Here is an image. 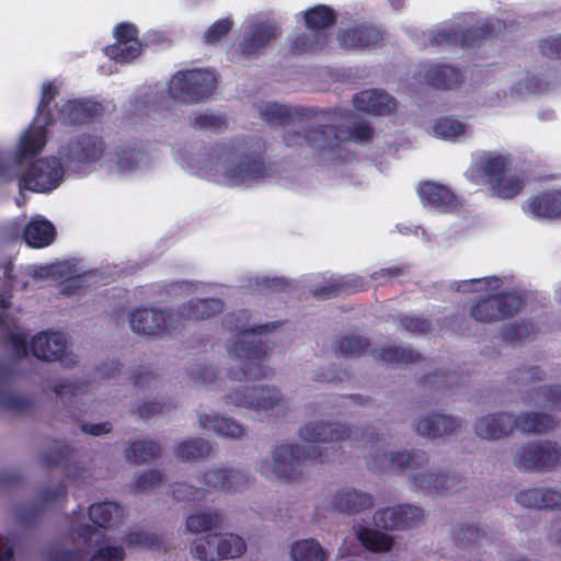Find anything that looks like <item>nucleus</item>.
I'll use <instances>...</instances> for the list:
<instances>
[{
    "label": "nucleus",
    "instance_id": "nucleus-16",
    "mask_svg": "<svg viewBox=\"0 0 561 561\" xmlns=\"http://www.w3.org/2000/svg\"><path fill=\"white\" fill-rule=\"evenodd\" d=\"M299 437L308 443H335L357 439L363 432L344 422L311 421L299 430Z\"/></svg>",
    "mask_w": 561,
    "mask_h": 561
},
{
    "label": "nucleus",
    "instance_id": "nucleus-1",
    "mask_svg": "<svg viewBox=\"0 0 561 561\" xmlns=\"http://www.w3.org/2000/svg\"><path fill=\"white\" fill-rule=\"evenodd\" d=\"M428 463V454L417 448L375 453L367 458L368 469L376 474L387 471L399 473L409 471L407 477L409 486L428 496L446 495L467 488L468 479L465 474L438 468L423 470Z\"/></svg>",
    "mask_w": 561,
    "mask_h": 561
},
{
    "label": "nucleus",
    "instance_id": "nucleus-35",
    "mask_svg": "<svg viewBox=\"0 0 561 561\" xmlns=\"http://www.w3.org/2000/svg\"><path fill=\"white\" fill-rule=\"evenodd\" d=\"M353 105L357 111L385 115L389 114L397 106V101L390 94L378 90H366L356 93L353 98Z\"/></svg>",
    "mask_w": 561,
    "mask_h": 561
},
{
    "label": "nucleus",
    "instance_id": "nucleus-42",
    "mask_svg": "<svg viewBox=\"0 0 561 561\" xmlns=\"http://www.w3.org/2000/svg\"><path fill=\"white\" fill-rule=\"evenodd\" d=\"M370 347V341L362 335L346 334L339 336L332 344L334 355L344 358H356L365 355Z\"/></svg>",
    "mask_w": 561,
    "mask_h": 561
},
{
    "label": "nucleus",
    "instance_id": "nucleus-11",
    "mask_svg": "<svg viewBox=\"0 0 561 561\" xmlns=\"http://www.w3.org/2000/svg\"><path fill=\"white\" fill-rule=\"evenodd\" d=\"M236 148L224 146L218 159L225 165V176L231 184L239 185L245 181L260 180L271 175V168L264 161L263 152L253 154H240L237 163L232 160Z\"/></svg>",
    "mask_w": 561,
    "mask_h": 561
},
{
    "label": "nucleus",
    "instance_id": "nucleus-49",
    "mask_svg": "<svg viewBox=\"0 0 561 561\" xmlns=\"http://www.w3.org/2000/svg\"><path fill=\"white\" fill-rule=\"evenodd\" d=\"M305 24L310 32H323L336 23L335 11L325 5L317 4L305 11Z\"/></svg>",
    "mask_w": 561,
    "mask_h": 561
},
{
    "label": "nucleus",
    "instance_id": "nucleus-32",
    "mask_svg": "<svg viewBox=\"0 0 561 561\" xmlns=\"http://www.w3.org/2000/svg\"><path fill=\"white\" fill-rule=\"evenodd\" d=\"M449 538L457 549L465 552L479 550L490 539L485 528L467 522L454 524Z\"/></svg>",
    "mask_w": 561,
    "mask_h": 561
},
{
    "label": "nucleus",
    "instance_id": "nucleus-45",
    "mask_svg": "<svg viewBox=\"0 0 561 561\" xmlns=\"http://www.w3.org/2000/svg\"><path fill=\"white\" fill-rule=\"evenodd\" d=\"M0 325L8 331L7 344L16 358L27 355V334L16 328L15 320L7 312H0Z\"/></svg>",
    "mask_w": 561,
    "mask_h": 561
},
{
    "label": "nucleus",
    "instance_id": "nucleus-27",
    "mask_svg": "<svg viewBox=\"0 0 561 561\" xmlns=\"http://www.w3.org/2000/svg\"><path fill=\"white\" fill-rule=\"evenodd\" d=\"M85 274L87 271L83 270L79 261L70 259L35 268L32 276L38 280H61L67 283V287L78 288L81 286V279Z\"/></svg>",
    "mask_w": 561,
    "mask_h": 561
},
{
    "label": "nucleus",
    "instance_id": "nucleus-61",
    "mask_svg": "<svg viewBox=\"0 0 561 561\" xmlns=\"http://www.w3.org/2000/svg\"><path fill=\"white\" fill-rule=\"evenodd\" d=\"M43 516V506L38 504H23L14 508V518L24 526H32Z\"/></svg>",
    "mask_w": 561,
    "mask_h": 561
},
{
    "label": "nucleus",
    "instance_id": "nucleus-29",
    "mask_svg": "<svg viewBox=\"0 0 561 561\" xmlns=\"http://www.w3.org/2000/svg\"><path fill=\"white\" fill-rule=\"evenodd\" d=\"M523 209L537 219H561V190L551 188L531 195L524 203Z\"/></svg>",
    "mask_w": 561,
    "mask_h": 561
},
{
    "label": "nucleus",
    "instance_id": "nucleus-15",
    "mask_svg": "<svg viewBox=\"0 0 561 561\" xmlns=\"http://www.w3.org/2000/svg\"><path fill=\"white\" fill-rule=\"evenodd\" d=\"M125 512L117 503L104 502L92 504L89 507V517L95 525H81L77 529V535L85 543L95 545L100 543V538L103 537V531L100 528H112L121 523L124 518Z\"/></svg>",
    "mask_w": 561,
    "mask_h": 561
},
{
    "label": "nucleus",
    "instance_id": "nucleus-48",
    "mask_svg": "<svg viewBox=\"0 0 561 561\" xmlns=\"http://www.w3.org/2000/svg\"><path fill=\"white\" fill-rule=\"evenodd\" d=\"M535 333V324L529 320H519L503 325L499 332L501 341L516 347L524 344Z\"/></svg>",
    "mask_w": 561,
    "mask_h": 561
},
{
    "label": "nucleus",
    "instance_id": "nucleus-34",
    "mask_svg": "<svg viewBox=\"0 0 561 561\" xmlns=\"http://www.w3.org/2000/svg\"><path fill=\"white\" fill-rule=\"evenodd\" d=\"M422 77L430 87L438 90H453L463 82L461 70L446 64L427 65Z\"/></svg>",
    "mask_w": 561,
    "mask_h": 561
},
{
    "label": "nucleus",
    "instance_id": "nucleus-3",
    "mask_svg": "<svg viewBox=\"0 0 561 561\" xmlns=\"http://www.w3.org/2000/svg\"><path fill=\"white\" fill-rule=\"evenodd\" d=\"M510 154L486 151L477 157L466 175L474 184L485 183L491 194L501 199H513L525 187V179L516 172H508Z\"/></svg>",
    "mask_w": 561,
    "mask_h": 561
},
{
    "label": "nucleus",
    "instance_id": "nucleus-4",
    "mask_svg": "<svg viewBox=\"0 0 561 561\" xmlns=\"http://www.w3.org/2000/svg\"><path fill=\"white\" fill-rule=\"evenodd\" d=\"M322 461L323 451L319 446L280 443L272 448L271 458L260 463V471L268 479L298 483L308 463Z\"/></svg>",
    "mask_w": 561,
    "mask_h": 561
},
{
    "label": "nucleus",
    "instance_id": "nucleus-21",
    "mask_svg": "<svg viewBox=\"0 0 561 561\" xmlns=\"http://www.w3.org/2000/svg\"><path fill=\"white\" fill-rule=\"evenodd\" d=\"M515 425L512 412L495 411L478 416L473 423V432L482 440L496 442L510 437Z\"/></svg>",
    "mask_w": 561,
    "mask_h": 561
},
{
    "label": "nucleus",
    "instance_id": "nucleus-22",
    "mask_svg": "<svg viewBox=\"0 0 561 561\" xmlns=\"http://www.w3.org/2000/svg\"><path fill=\"white\" fill-rule=\"evenodd\" d=\"M249 478L244 472L227 468H211L197 477V483L205 496L218 491H236L247 486Z\"/></svg>",
    "mask_w": 561,
    "mask_h": 561
},
{
    "label": "nucleus",
    "instance_id": "nucleus-31",
    "mask_svg": "<svg viewBox=\"0 0 561 561\" xmlns=\"http://www.w3.org/2000/svg\"><path fill=\"white\" fill-rule=\"evenodd\" d=\"M14 374L10 364H0V409L18 413L27 412L34 405L33 399L11 392L9 389Z\"/></svg>",
    "mask_w": 561,
    "mask_h": 561
},
{
    "label": "nucleus",
    "instance_id": "nucleus-62",
    "mask_svg": "<svg viewBox=\"0 0 561 561\" xmlns=\"http://www.w3.org/2000/svg\"><path fill=\"white\" fill-rule=\"evenodd\" d=\"M232 26L233 22L229 18L217 20L205 31L204 42L208 45L217 44L229 34Z\"/></svg>",
    "mask_w": 561,
    "mask_h": 561
},
{
    "label": "nucleus",
    "instance_id": "nucleus-51",
    "mask_svg": "<svg viewBox=\"0 0 561 561\" xmlns=\"http://www.w3.org/2000/svg\"><path fill=\"white\" fill-rule=\"evenodd\" d=\"M211 453L210 444L201 437L182 440L174 447V456L182 461H195Z\"/></svg>",
    "mask_w": 561,
    "mask_h": 561
},
{
    "label": "nucleus",
    "instance_id": "nucleus-52",
    "mask_svg": "<svg viewBox=\"0 0 561 561\" xmlns=\"http://www.w3.org/2000/svg\"><path fill=\"white\" fill-rule=\"evenodd\" d=\"M160 453L161 447L154 440H134L126 451V459L135 465H141L156 459Z\"/></svg>",
    "mask_w": 561,
    "mask_h": 561
},
{
    "label": "nucleus",
    "instance_id": "nucleus-24",
    "mask_svg": "<svg viewBox=\"0 0 561 561\" xmlns=\"http://www.w3.org/2000/svg\"><path fill=\"white\" fill-rule=\"evenodd\" d=\"M114 35L116 43L105 48V53L111 59L127 62L140 55L142 46L138 39V30L134 24L118 23L115 26Z\"/></svg>",
    "mask_w": 561,
    "mask_h": 561
},
{
    "label": "nucleus",
    "instance_id": "nucleus-9",
    "mask_svg": "<svg viewBox=\"0 0 561 561\" xmlns=\"http://www.w3.org/2000/svg\"><path fill=\"white\" fill-rule=\"evenodd\" d=\"M222 400L227 405L254 411L285 412L287 409V401L282 392L270 386H240L225 393Z\"/></svg>",
    "mask_w": 561,
    "mask_h": 561
},
{
    "label": "nucleus",
    "instance_id": "nucleus-50",
    "mask_svg": "<svg viewBox=\"0 0 561 561\" xmlns=\"http://www.w3.org/2000/svg\"><path fill=\"white\" fill-rule=\"evenodd\" d=\"M358 541L371 552H387L391 549L393 539L376 529L357 526L354 528Z\"/></svg>",
    "mask_w": 561,
    "mask_h": 561
},
{
    "label": "nucleus",
    "instance_id": "nucleus-14",
    "mask_svg": "<svg viewBox=\"0 0 561 561\" xmlns=\"http://www.w3.org/2000/svg\"><path fill=\"white\" fill-rule=\"evenodd\" d=\"M62 174L59 159L55 157L38 159L20 176L19 186L32 192H49L60 184Z\"/></svg>",
    "mask_w": 561,
    "mask_h": 561
},
{
    "label": "nucleus",
    "instance_id": "nucleus-64",
    "mask_svg": "<svg viewBox=\"0 0 561 561\" xmlns=\"http://www.w3.org/2000/svg\"><path fill=\"white\" fill-rule=\"evenodd\" d=\"M99 549L90 561H123L125 558L124 549L117 546H111L108 542L98 545Z\"/></svg>",
    "mask_w": 561,
    "mask_h": 561
},
{
    "label": "nucleus",
    "instance_id": "nucleus-28",
    "mask_svg": "<svg viewBox=\"0 0 561 561\" xmlns=\"http://www.w3.org/2000/svg\"><path fill=\"white\" fill-rule=\"evenodd\" d=\"M374 506L371 493L351 486L339 489L331 499L332 510L345 515H356Z\"/></svg>",
    "mask_w": 561,
    "mask_h": 561
},
{
    "label": "nucleus",
    "instance_id": "nucleus-59",
    "mask_svg": "<svg viewBox=\"0 0 561 561\" xmlns=\"http://www.w3.org/2000/svg\"><path fill=\"white\" fill-rule=\"evenodd\" d=\"M434 134L442 139H453L465 133V125L451 117H442L433 126Z\"/></svg>",
    "mask_w": 561,
    "mask_h": 561
},
{
    "label": "nucleus",
    "instance_id": "nucleus-40",
    "mask_svg": "<svg viewBox=\"0 0 561 561\" xmlns=\"http://www.w3.org/2000/svg\"><path fill=\"white\" fill-rule=\"evenodd\" d=\"M513 419L516 423L515 430L528 435H541L554 426L553 419L546 413L522 411L513 413Z\"/></svg>",
    "mask_w": 561,
    "mask_h": 561
},
{
    "label": "nucleus",
    "instance_id": "nucleus-30",
    "mask_svg": "<svg viewBox=\"0 0 561 561\" xmlns=\"http://www.w3.org/2000/svg\"><path fill=\"white\" fill-rule=\"evenodd\" d=\"M252 314L247 309L237 310L227 313L221 320V327L224 331L230 333L236 339L250 336V335H262L278 327L276 322L268 324H255L251 320Z\"/></svg>",
    "mask_w": 561,
    "mask_h": 561
},
{
    "label": "nucleus",
    "instance_id": "nucleus-36",
    "mask_svg": "<svg viewBox=\"0 0 561 561\" xmlns=\"http://www.w3.org/2000/svg\"><path fill=\"white\" fill-rule=\"evenodd\" d=\"M382 41L381 32L368 24H362L339 33L342 47L348 49H365L377 46Z\"/></svg>",
    "mask_w": 561,
    "mask_h": 561
},
{
    "label": "nucleus",
    "instance_id": "nucleus-47",
    "mask_svg": "<svg viewBox=\"0 0 561 561\" xmlns=\"http://www.w3.org/2000/svg\"><path fill=\"white\" fill-rule=\"evenodd\" d=\"M373 357L389 365H401L416 363L421 360V354L411 348L401 346H390L383 348H374L370 351Z\"/></svg>",
    "mask_w": 561,
    "mask_h": 561
},
{
    "label": "nucleus",
    "instance_id": "nucleus-44",
    "mask_svg": "<svg viewBox=\"0 0 561 561\" xmlns=\"http://www.w3.org/2000/svg\"><path fill=\"white\" fill-rule=\"evenodd\" d=\"M525 403L545 410H561V386L533 388L525 398Z\"/></svg>",
    "mask_w": 561,
    "mask_h": 561
},
{
    "label": "nucleus",
    "instance_id": "nucleus-63",
    "mask_svg": "<svg viewBox=\"0 0 561 561\" xmlns=\"http://www.w3.org/2000/svg\"><path fill=\"white\" fill-rule=\"evenodd\" d=\"M188 377L195 386H203L215 381L217 371L211 365L195 364L190 368Z\"/></svg>",
    "mask_w": 561,
    "mask_h": 561
},
{
    "label": "nucleus",
    "instance_id": "nucleus-17",
    "mask_svg": "<svg viewBox=\"0 0 561 561\" xmlns=\"http://www.w3.org/2000/svg\"><path fill=\"white\" fill-rule=\"evenodd\" d=\"M106 150L101 136L82 133L69 140L61 149V156L69 165L82 167L99 161Z\"/></svg>",
    "mask_w": 561,
    "mask_h": 561
},
{
    "label": "nucleus",
    "instance_id": "nucleus-20",
    "mask_svg": "<svg viewBox=\"0 0 561 561\" xmlns=\"http://www.w3.org/2000/svg\"><path fill=\"white\" fill-rule=\"evenodd\" d=\"M374 522L377 527L387 530L408 529L424 522V511L411 504L385 507L375 513Z\"/></svg>",
    "mask_w": 561,
    "mask_h": 561
},
{
    "label": "nucleus",
    "instance_id": "nucleus-41",
    "mask_svg": "<svg viewBox=\"0 0 561 561\" xmlns=\"http://www.w3.org/2000/svg\"><path fill=\"white\" fill-rule=\"evenodd\" d=\"M222 515L216 508H204L186 517L185 528L191 534H201L217 529L222 524Z\"/></svg>",
    "mask_w": 561,
    "mask_h": 561
},
{
    "label": "nucleus",
    "instance_id": "nucleus-58",
    "mask_svg": "<svg viewBox=\"0 0 561 561\" xmlns=\"http://www.w3.org/2000/svg\"><path fill=\"white\" fill-rule=\"evenodd\" d=\"M459 376L456 373H433L421 378V386L433 387L436 390H446L459 385Z\"/></svg>",
    "mask_w": 561,
    "mask_h": 561
},
{
    "label": "nucleus",
    "instance_id": "nucleus-10",
    "mask_svg": "<svg viewBox=\"0 0 561 561\" xmlns=\"http://www.w3.org/2000/svg\"><path fill=\"white\" fill-rule=\"evenodd\" d=\"M217 79L205 69L178 71L170 81V96L181 103H196L209 96L216 89Z\"/></svg>",
    "mask_w": 561,
    "mask_h": 561
},
{
    "label": "nucleus",
    "instance_id": "nucleus-60",
    "mask_svg": "<svg viewBox=\"0 0 561 561\" xmlns=\"http://www.w3.org/2000/svg\"><path fill=\"white\" fill-rule=\"evenodd\" d=\"M58 95V88L53 82H45L42 85V95L37 105V115L45 114V125L54 123V115L49 110L50 103Z\"/></svg>",
    "mask_w": 561,
    "mask_h": 561
},
{
    "label": "nucleus",
    "instance_id": "nucleus-57",
    "mask_svg": "<svg viewBox=\"0 0 561 561\" xmlns=\"http://www.w3.org/2000/svg\"><path fill=\"white\" fill-rule=\"evenodd\" d=\"M191 125L201 130H211L215 133L227 128L225 115H215L213 113H196L190 117Z\"/></svg>",
    "mask_w": 561,
    "mask_h": 561
},
{
    "label": "nucleus",
    "instance_id": "nucleus-19",
    "mask_svg": "<svg viewBox=\"0 0 561 561\" xmlns=\"http://www.w3.org/2000/svg\"><path fill=\"white\" fill-rule=\"evenodd\" d=\"M463 421L455 415L440 411H431L421 414L412 425L413 432L430 439L458 435L462 430Z\"/></svg>",
    "mask_w": 561,
    "mask_h": 561
},
{
    "label": "nucleus",
    "instance_id": "nucleus-7",
    "mask_svg": "<svg viewBox=\"0 0 561 561\" xmlns=\"http://www.w3.org/2000/svg\"><path fill=\"white\" fill-rule=\"evenodd\" d=\"M131 331L149 340L171 337L178 330L173 308L138 307L128 314Z\"/></svg>",
    "mask_w": 561,
    "mask_h": 561
},
{
    "label": "nucleus",
    "instance_id": "nucleus-55",
    "mask_svg": "<svg viewBox=\"0 0 561 561\" xmlns=\"http://www.w3.org/2000/svg\"><path fill=\"white\" fill-rule=\"evenodd\" d=\"M290 287V280L285 277H262L249 279V289L252 294L270 295L284 293Z\"/></svg>",
    "mask_w": 561,
    "mask_h": 561
},
{
    "label": "nucleus",
    "instance_id": "nucleus-43",
    "mask_svg": "<svg viewBox=\"0 0 561 561\" xmlns=\"http://www.w3.org/2000/svg\"><path fill=\"white\" fill-rule=\"evenodd\" d=\"M328 44V35L323 32H302L296 34L289 46L291 55L316 54L321 51Z\"/></svg>",
    "mask_w": 561,
    "mask_h": 561
},
{
    "label": "nucleus",
    "instance_id": "nucleus-2",
    "mask_svg": "<svg viewBox=\"0 0 561 561\" xmlns=\"http://www.w3.org/2000/svg\"><path fill=\"white\" fill-rule=\"evenodd\" d=\"M374 129L366 122H353L348 127L318 124L306 135L290 133L286 136L288 146H308L320 156L342 158L344 146L350 142L365 144L373 139Z\"/></svg>",
    "mask_w": 561,
    "mask_h": 561
},
{
    "label": "nucleus",
    "instance_id": "nucleus-37",
    "mask_svg": "<svg viewBox=\"0 0 561 561\" xmlns=\"http://www.w3.org/2000/svg\"><path fill=\"white\" fill-rule=\"evenodd\" d=\"M47 125H30L22 134L15 152V163L37 156L47 142Z\"/></svg>",
    "mask_w": 561,
    "mask_h": 561
},
{
    "label": "nucleus",
    "instance_id": "nucleus-5",
    "mask_svg": "<svg viewBox=\"0 0 561 561\" xmlns=\"http://www.w3.org/2000/svg\"><path fill=\"white\" fill-rule=\"evenodd\" d=\"M270 352L267 343L253 335L234 339L228 346V353L238 360V366L229 368L228 377L234 381L267 378L272 370L264 362Z\"/></svg>",
    "mask_w": 561,
    "mask_h": 561
},
{
    "label": "nucleus",
    "instance_id": "nucleus-56",
    "mask_svg": "<svg viewBox=\"0 0 561 561\" xmlns=\"http://www.w3.org/2000/svg\"><path fill=\"white\" fill-rule=\"evenodd\" d=\"M244 540L233 534H218L217 549L219 560L240 557L245 551Z\"/></svg>",
    "mask_w": 561,
    "mask_h": 561
},
{
    "label": "nucleus",
    "instance_id": "nucleus-38",
    "mask_svg": "<svg viewBox=\"0 0 561 561\" xmlns=\"http://www.w3.org/2000/svg\"><path fill=\"white\" fill-rule=\"evenodd\" d=\"M198 425L202 430L213 431L219 436L230 439H240L244 436V427L231 417L220 416L218 414L209 415L198 414Z\"/></svg>",
    "mask_w": 561,
    "mask_h": 561
},
{
    "label": "nucleus",
    "instance_id": "nucleus-12",
    "mask_svg": "<svg viewBox=\"0 0 561 561\" xmlns=\"http://www.w3.org/2000/svg\"><path fill=\"white\" fill-rule=\"evenodd\" d=\"M260 115L263 121L273 126H285L295 125L300 130H288L284 135V141L286 136L290 133H299L306 135L309 128H317V116L318 111L307 108L304 106H287L278 103H265L260 107ZM289 147L288 145H286Z\"/></svg>",
    "mask_w": 561,
    "mask_h": 561
},
{
    "label": "nucleus",
    "instance_id": "nucleus-39",
    "mask_svg": "<svg viewBox=\"0 0 561 561\" xmlns=\"http://www.w3.org/2000/svg\"><path fill=\"white\" fill-rule=\"evenodd\" d=\"M26 245H50L56 239V228L43 216H34L23 230Z\"/></svg>",
    "mask_w": 561,
    "mask_h": 561
},
{
    "label": "nucleus",
    "instance_id": "nucleus-8",
    "mask_svg": "<svg viewBox=\"0 0 561 561\" xmlns=\"http://www.w3.org/2000/svg\"><path fill=\"white\" fill-rule=\"evenodd\" d=\"M504 28L505 23L499 19L477 23L470 27H463L456 23L434 32L431 44L434 46L474 47L483 39L496 37Z\"/></svg>",
    "mask_w": 561,
    "mask_h": 561
},
{
    "label": "nucleus",
    "instance_id": "nucleus-26",
    "mask_svg": "<svg viewBox=\"0 0 561 561\" xmlns=\"http://www.w3.org/2000/svg\"><path fill=\"white\" fill-rule=\"evenodd\" d=\"M104 112L102 103L92 99H73L59 110V119L66 125H84L99 119Z\"/></svg>",
    "mask_w": 561,
    "mask_h": 561
},
{
    "label": "nucleus",
    "instance_id": "nucleus-6",
    "mask_svg": "<svg viewBox=\"0 0 561 561\" xmlns=\"http://www.w3.org/2000/svg\"><path fill=\"white\" fill-rule=\"evenodd\" d=\"M488 293L478 296L468 309L469 317L479 323L490 324L511 319L527 305L525 294L518 290Z\"/></svg>",
    "mask_w": 561,
    "mask_h": 561
},
{
    "label": "nucleus",
    "instance_id": "nucleus-33",
    "mask_svg": "<svg viewBox=\"0 0 561 561\" xmlns=\"http://www.w3.org/2000/svg\"><path fill=\"white\" fill-rule=\"evenodd\" d=\"M276 36V26L267 23L254 24L239 44L240 55L245 59L257 57Z\"/></svg>",
    "mask_w": 561,
    "mask_h": 561
},
{
    "label": "nucleus",
    "instance_id": "nucleus-46",
    "mask_svg": "<svg viewBox=\"0 0 561 561\" xmlns=\"http://www.w3.org/2000/svg\"><path fill=\"white\" fill-rule=\"evenodd\" d=\"M330 552L316 539H302L294 542L290 549L291 561H328Z\"/></svg>",
    "mask_w": 561,
    "mask_h": 561
},
{
    "label": "nucleus",
    "instance_id": "nucleus-18",
    "mask_svg": "<svg viewBox=\"0 0 561 561\" xmlns=\"http://www.w3.org/2000/svg\"><path fill=\"white\" fill-rule=\"evenodd\" d=\"M32 354L44 362L59 360L66 368L77 365V356L67 352V339L59 332H41L31 342Z\"/></svg>",
    "mask_w": 561,
    "mask_h": 561
},
{
    "label": "nucleus",
    "instance_id": "nucleus-53",
    "mask_svg": "<svg viewBox=\"0 0 561 561\" xmlns=\"http://www.w3.org/2000/svg\"><path fill=\"white\" fill-rule=\"evenodd\" d=\"M502 285V279L497 277H481L455 282L450 288L456 293H482L496 291Z\"/></svg>",
    "mask_w": 561,
    "mask_h": 561
},
{
    "label": "nucleus",
    "instance_id": "nucleus-23",
    "mask_svg": "<svg viewBox=\"0 0 561 561\" xmlns=\"http://www.w3.org/2000/svg\"><path fill=\"white\" fill-rule=\"evenodd\" d=\"M221 298H191L175 309V318L179 330L188 321H205L220 314L225 309Z\"/></svg>",
    "mask_w": 561,
    "mask_h": 561
},
{
    "label": "nucleus",
    "instance_id": "nucleus-25",
    "mask_svg": "<svg viewBox=\"0 0 561 561\" xmlns=\"http://www.w3.org/2000/svg\"><path fill=\"white\" fill-rule=\"evenodd\" d=\"M421 203L439 214L456 213L460 206L458 196L446 185L424 181L417 186Z\"/></svg>",
    "mask_w": 561,
    "mask_h": 561
},
{
    "label": "nucleus",
    "instance_id": "nucleus-54",
    "mask_svg": "<svg viewBox=\"0 0 561 561\" xmlns=\"http://www.w3.org/2000/svg\"><path fill=\"white\" fill-rule=\"evenodd\" d=\"M217 541L216 533L197 538L192 542L191 554L202 561H217L219 560Z\"/></svg>",
    "mask_w": 561,
    "mask_h": 561
},
{
    "label": "nucleus",
    "instance_id": "nucleus-13",
    "mask_svg": "<svg viewBox=\"0 0 561 561\" xmlns=\"http://www.w3.org/2000/svg\"><path fill=\"white\" fill-rule=\"evenodd\" d=\"M556 442L536 440L520 446L513 455V465L520 471H542L559 463Z\"/></svg>",
    "mask_w": 561,
    "mask_h": 561
}]
</instances>
